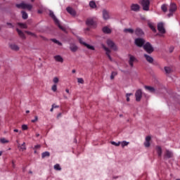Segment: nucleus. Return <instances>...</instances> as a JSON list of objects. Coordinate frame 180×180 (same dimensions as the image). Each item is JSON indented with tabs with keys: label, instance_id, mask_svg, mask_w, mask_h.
Masks as SVG:
<instances>
[{
	"label": "nucleus",
	"instance_id": "53",
	"mask_svg": "<svg viewBox=\"0 0 180 180\" xmlns=\"http://www.w3.org/2000/svg\"><path fill=\"white\" fill-rule=\"evenodd\" d=\"M65 92H67V94H70V89H65Z\"/></svg>",
	"mask_w": 180,
	"mask_h": 180
},
{
	"label": "nucleus",
	"instance_id": "20",
	"mask_svg": "<svg viewBox=\"0 0 180 180\" xmlns=\"http://www.w3.org/2000/svg\"><path fill=\"white\" fill-rule=\"evenodd\" d=\"M9 47L11 50H13L14 51H19V46L15 44H10Z\"/></svg>",
	"mask_w": 180,
	"mask_h": 180
},
{
	"label": "nucleus",
	"instance_id": "42",
	"mask_svg": "<svg viewBox=\"0 0 180 180\" xmlns=\"http://www.w3.org/2000/svg\"><path fill=\"white\" fill-rule=\"evenodd\" d=\"M117 75V72H112L111 75H110V79H115V77Z\"/></svg>",
	"mask_w": 180,
	"mask_h": 180
},
{
	"label": "nucleus",
	"instance_id": "7",
	"mask_svg": "<svg viewBox=\"0 0 180 180\" xmlns=\"http://www.w3.org/2000/svg\"><path fill=\"white\" fill-rule=\"evenodd\" d=\"M135 98L136 102H140V101H141V98H143V91H141V89H138L136 91Z\"/></svg>",
	"mask_w": 180,
	"mask_h": 180
},
{
	"label": "nucleus",
	"instance_id": "22",
	"mask_svg": "<svg viewBox=\"0 0 180 180\" xmlns=\"http://www.w3.org/2000/svg\"><path fill=\"white\" fill-rule=\"evenodd\" d=\"M49 16L52 18V19L54 20L55 23L58 22V19H57V17L54 15V13L52 11H49Z\"/></svg>",
	"mask_w": 180,
	"mask_h": 180
},
{
	"label": "nucleus",
	"instance_id": "45",
	"mask_svg": "<svg viewBox=\"0 0 180 180\" xmlns=\"http://www.w3.org/2000/svg\"><path fill=\"white\" fill-rule=\"evenodd\" d=\"M111 144L112 146H115V147H119V146H120V141H119L118 143H116L115 141H111Z\"/></svg>",
	"mask_w": 180,
	"mask_h": 180
},
{
	"label": "nucleus",
	"instance_id": "9",
	"mask_svg": "<svg viewBox=\"0 0 180 180\" xmlns=\"http://www.w3.org/2000/svg\"><path fill=\"white\" fill-rule=\"evenodd\" d=\"M103 49L106 51L105 54L108 57L110 61H113V59L112 58V56H110V49L109 48L106 47L104 44L101 45Z\"/></svg>",
	"mask_w": 180,
	"mask_h": 180
},
{
	"label": "nucleus",
	"instance_id": "34",
	"mask_svg": "<svg viewBox=\"0 0 180 180\" xmlns=\"http://www.w3.org/2000/svg\"><path fill=\"white\" fill-rule=\"evenodd\" d=\"M165 71L166 74H171L172 72V70L169 67H165Z\"/></svg>",
	"mask_w": 180,
	"mask_h": 180
},
{
	"label": "nucleus",
	"instance_id": "6",
	"mask_svg": "<svg viewBox=\"0 0 180 180\" xmlns=\"http://www.w3.org/2000/svg\"><path fill=\"white\" fill-rule=\"evenodd\" d=\"M106 43L108 47L111 48L112 50H114V51H117V46L113 41H112L111 39H108Z\"/></svg>",
	"mask_w": 180,
	"mask_h": 180
},
{
	"label": "nucleus",
	"instance_id": "13",
	"mask_svg": "<svg viewBox=\"0 0 180 180\" xmlns=\"http://www.w3.org/2000/svg\"><path fill=\"white\" fill-rule=\"evenodd\" d=\"M131 11H133L134 12H139V11H140V5L137 4H131Z\"/></svg>",
	"mask_w": 180,
	"mask_h": 180
},
{
	"label": "nucleus",
	"instance_id": "31",
	"mask_svg": "<svg viewBox=\"0 0 180 180\" xmlns=\"http://www.w3.org/2000/svg\"><path fill=\"white\" fill-rule=\"evenodd\" d=\"M46 157H50V152L46 151L41 153V158H46Z\"/></svg>",
	"mask_w": 180,
	"mask_h": 180
},
{
	"label": "nucleus",
	"instance_id": "28",
	"mask_svg": "<svg viewBox=\"0 0 180 180\" xmlns=\"http://www.w3.org/2000/svg\"><path fill=\"white\" fill-rule=\"evenodd\" d=\"M124 32V33H130L131 34H133L134 33V30L131 28H125Z\"/></svg>",
	"mask_w": 180,
	"mask_h": 180
},
{
	"label": "nucleus",
	"instance_id": "63",
	"mask_svg": "<svg viewBox=\"0 0 180 180\" xmlns=\"http://www.w3.org/2000/svg\"><path fill=\"white\" fill-rule=\"evenodd\" d=\"M30 174H33V172H32V171H30Z\"/></svg>",
	"mask_w": 180,
	"mask_h": 180
},
{
	"label": "nucleus",
	"instance_id": "40",
	"mask_svg": "<svg viewBox=\"0 0 180 180\" xmlns=\"http://www.w3.org/2000/svg\"><path fill=\"white\" fill-rule=\"evenodd\" d=\"M120 144L123 148L126 147V146H129V142L124 141L122 142H120Z\"/></svg>",
	"mask_w": 180,
	"mask_h": 180
},
{
	"label": "nucleus",
	"instance_id": "55",
	"mask_svg": "<svg viewBox=\"0 0 180 180\" xmlns=\"http://www.w3.org/2000/svg\"><path fill=\"white\" fill-rule=\"evenodd\" d=\"M57 117H58H58H61V112H60L59 114H58Z\"/></svg>",
	"mask_w": 180,
	"mask_h": 180
},
{
	"label": "nucleus",
	"instance_id": "3",
	"mask_svg": "<svg viewBox=\"0 0 180 180\" xmlns=\"http://www.w3.org/2000/svg\"><path fill=\"white\" fill-rule=\"evenodd\" d=\"M141 5L143 11H150V0H141Z\"/></svg>",
	"mask_w": 180,
	"mask_h": 180
},
{
	"label": "nucleus",
	"instance_id": "49",
	"mask_svg": "<svg viewBox=\"0 0 180 180\" xmlns=\"http://www.w3.org/2000/svg\"><path fill=\"white\" fill-rule=\"evenodd\" d=\"M77 82H78L79 84H84V79H82V78H78V79H77Z\"/></svg>",
	"mask_w": 180,
	"mask_h": 180
},
{
	"label": "nucleus",
	"instance_id": "37",
	"mask_svg": "<svg viewBox=\"0 0 180 180\" xmlns=\"http://www.w3.org/2000/svg\"><path fill=\"white\" fill-rule=\"evenodd\" d=\"M148 26L151 29V30H153V32H154L155 33V32H157L155 27H154V25L152 23H149Z\"/></svg>",
	"mask_w": 180,
	"mask_h": 180
},
{
	"label": "nucleus",
	"instance_id": "5",
	"mask_svg": "<svg viewBox=\"0 0 180 180\" xmlns=\"http://www.w3.org/2000/svg\"><path fill=\"white\" fill-rule=\"evenodd\" d=\"M136 46L138 47H143L144 43H146V40L143 38H136L134 41Z\"/></svg>",
	"mask_w": 180,
	"mask_h": 180
},
{
	"label": "nucleus",
	"instance_id": "15",
	"mask_svg": "<svg viewBox=\"0 0 180 180\" xmlns=\"http://www.w3.org/2000/svg\"><path fill=\"white\" fill-rule=\"evenodd\" d=\"M144 88L146 91H148V92H150V94H155V91H157L155 88L150 86H145Z\"/></svg>",
	"mask_w": 180,
	"mask_h": 180
},
{
	"label": "nucleus",
	"instance_id": "58",
	"mask_svg": "<svg viewBox=\"0 0 180 180\" xmlns=\"http://www.w3.org/2000/svg\"><path fill=\"white\" fill-rule=\"evenodd\" d=\"M72 72L73 74H75V70H72Z\"/></svg>",
	"mask_w": 180,
	"mask_h": 180
},
{
	"label": "nucleus",
	"instance_id": "19",
	"mask_svg": "<svg viewBox=\"0 0 180 180\" xmlns=\"http://www.w3.org/2000/svg\"><path fill=\"white\" fill-rule=\"evenodd\" d=\"M86 25L87 26H94L95 25V21L92 18H89L86 20Z\"/></svg>",
	"mask_w": 180,
	"mask_h": 180
},
{
	"label": "nucleus",
	"instance_id": "17",
	"mask_svg": "<svg viewBox=\"0 0 180 180\" xmlns=\"http://www.w3.org/2000/svg\"><path fill=\"white\" fill-rule=\"evenodd\" d=\"M53 58L57 63H64V58H63L60 55L55 56Z\"/></svg>",
	"mask_w": 180,
	"mask_h": 180
},
{
	"label": "nucleus",
	"instance_id": "26",
	"mask_svg": "<svg viewBox=\"0 0 180 180\" xmlns=\"http://www.w3.org/2000/svg\"><path fill=\"white\" fill-rule=\"evenodd\" d=\"M18 148H20V151H25L26 150V143L23 142L21 146L18 144Z\"/></svg>",
	"mask_w": 180,
	"mask_h": 180
},
{
	"label": "nucleus",
	"instance_id": "14",
	"mask_svg": "<svg viewBox=\"0 0 180 180\" xmlns=\"http://www.w3.org/2000/svg\"><path fill=\"white\" fill-rule=\"evenodd\" d=\"M66 11L72 16H75L77 15V11H75V10H74V8H72L71 7H67Z\"/></svg>",
	"mask_w": 180,
	"mask_h": 180
},
{
	"label": "nucleus",
	"instance_id": "10",
	"mask_svg": "<svg viewBox=\"0 0 180 180\" xmlns=\"http://www.w3.org/2000/svg\"><path fill=\"white\" fill-rule=\"evenodd\" d=\"M158 30L162 34H165V28L164 27V23L160 22V23L158 24Z\"/></svg>",
	"mask_w": 180,
	"mask_h": 180
},
{
	"label": "nucleus",
	"instance_id": "61",
	"mask_svg": "<svg viewBox=\"0 0 180 180\" xmlns=\"http://www.w3.org/2000/svg\"><path fill=\"white\" fill-rule=\"evenodd\" d=\"M2 155V151L0 150V157Z\"/></svg>",
	"mask_w": 180,
	"mask_h": 180
},
{
	"label": "nucleus",
	"instance_id": "46",
	"mask_svg": "<svg viewBox=\"0 0 180 180\" xmlns=\"http://www.w3.org/2000/svg\"><path fill=\"white\" fill-rule=\"evenodd\" d=\"M51 89L53 92H56L57 91V84H53L51 87Z\"/></svg>",
	"mask_w": 180,
	"mask_h": 180
},
{
	"label": "nucleus",
	"instance_id": "16",
	"mask_svg": "<svg viewBox=\"0 0 180 180\" xmlns=\"http://www.w3.org/2000/svg\"><path fill=\"white\" fill-rule=\"evenodd\" d=\"M150 141H151V136H147L146 137V141H145V142L143 143L145 147H146V148L150 147Z\"/></svg>",
	"mask_w": 180,
	"mask_h": 180
},
{
	"label": "nucleus",
	"instance_id": "38",
	"mask_svg": "<svg viewBox=\"0 0 180 180\" xmlns=\"http://www.w3.org/2000/svg\"><path fill=\"white\" fill-rule=\"evenodd\" d=\"M133 96L132 93H127L126 94L127 102H130V96Z\"/></svg>",
	"mask_w": 180,
	"mask_h": 180
},
{
	"label": "nucleus",
	"instance_id": "36",
	"mask_svg": "<svg viewBox=\"0 0 180 180\" xmlns=\"http://www.w3.org/2000/svg\"><path fill=\"white\" fill-rule=\"evenodd\" d=\"M51 41L53 43H56V44H58V46H63V44L61 42H60V41L56 39H52Z\"/></svg>",
	"mask_w": 180,
	"mask_h": 180
},
{
	"label": "nucleus",
	"instance_id": "1",
	"mask_svg": "<svg viewBox=\"0 0 180 180\" xmlns=\"http://www.w3.org/2000/svg\"><path fill=\"white\" fill-rule=\"evenodd\" d=\"M15 6L16 8H18V9H27V11H30L33 8V6L32 4H26L25 1L16 4Z\"/></svg>",
	"mask_w": 180,
	"mask_h": 180
},
{
	"label": "nucleus",
	"instance_id": "64",
	"mask_svg": "<svg viewBox=\"0 0 180 180\" xmlns=\"http://www.w3.org/2000/svg\"><path fill=\"white\" fill-rule=\"evenodd\" d=\"M86 30H89V28H86Z\"/></svg>",
	"mask_w": 180,
	"mask_h": 180
},
{
	"label": "nucleus",
	"instance_id": "8",
	"mask_svg": "<svg viewBox=\"0 0 180 180\" xmlns=\"http://www.w3.org/2000/svg\"><path fill=\"white\" fill-rule=\"evenodd\" d=\"M129 64L130 65V67L131 68H133L134 67V61H137V58H136V57H134V56L133 55H129Z\"/></svg>",
	"mask_w": 180,
	"mask_h": 180
},
{
	"label": "nucleus",
	"instance_id": "30",
	"mask_svg": "<svg viewBox=\"0 0 180 180\" xmlns=\"http://www.w3.org/2000/svg\"><path fill=\"white\" fill-rule=\"evenodd\" d=\"M55 23H56V25H57V26L59 27V29H60V30H63V32H65V30H66L65 27L61 26V24H60L59 20H58V22H56Z\"/></svg>",
	"mask_w": 180,
	"mask_h": 180
},
{
	"label": "nucleus",
	"instance_id": "27",
	"mask_svg": "<svg viewBox=\"0 0 180 180\" xmlns=\"http://www.w3.org/2000/svg\"><path fill=\"white\" fill-rule=\"evenodd\" d=\"M157 150V153L158 157H161L162 154V149L161 148V146H158L156 148Z\"/></svg>",
	"mask_w": 180,
	"mask_h": 180
},
{
	"label": "nucleus",
	"instance_id": "60",
	"mask_svg": "<svg viewBox=\"0 0 180 180\" xmlns=\"http://www.w3.org/2000/svg\"><path fill=\"white\" fill-rule=\"evenodd\" d=\"M26 113H30V110H26Z\"/></svg>",
	"mask_w": 180,
	"mask_h": 180
},
{
	"label": "nucleus",
	"instance_id": "25",
	"mask_svg": "<svg viewBox=\"0 0 180 180\" xmlns=\"http://www.w3.org/2000/svg\"><path fill=\"white\" fill-rule=\"evenodd\" d=\"M70 49L72 51V53H75V51L78 50V46L74 44H72L70 46Z\"/></svg>",
	"mask_w": 180,
	"mask_h": 180
},
{
	"label": "nucleus",
	"instance_id": "39",
	"mask_svg": "<svg viewBox=\"0 0 180 180\" xmlns=\"http://www.w3.org/2000/svg\"><path fill=\"white\" fill-rule=\"evenodd\" d=\"M53 168L56 171H61V167L58 164L55 165Z\"/></svg>",
	"mask_w": 180,
	"mask_h": 180
},
{
	"label": "nucleus",
	"instance_id": "29",
	"mask_svg": "<svg viewBox=\"0 0 180 180\" xmlns=\"http://www.w3.org/2000/svg\"><path fill=\"white\" fill-rule=\"evenodd\" d=\"M172 152L167 150L165 157H166V158H172Z\"/></svg>",
	"mask_w": 180,
	"mask_h": 180
},
{
	"label": "nucleus",
	"instance_id": "51",
	"mask_svg": "<svg viewBox=\"0 0 180 180\" xmlns=\"http://www.w3.org/2000/svg\"><path fill=\"white\" fill-rule=\"evenodd\" d=\"M22 130H27V129H28L27 125L22 124Z\"/></svg>",
	"mask_w": 180,
	"mask_h": 180
},
{
	"label": "nucleus",
	"instance_id": "56",
	"mask_svg": "<svg viewBox=\"0 0 180 180\" xmlns=\"http://www.w3.org/2000/svg\"><path fill=\"white\" fill-rule=\"evenodd\" d=\"M14 131H15V133H19V129H14Z\"/></svg>",
	"mask_w": 180,
	"mask_h": 180
},
{
	"label": "nucleus",
	"instance_id": "4",
	"mask_svg": "<svg viewBox=\"0 0 180 180\" xmlns=\"http://www.w3.org/2000/svg\"><path fill=\"white\" fill-rule=\"evenodd\" d=\"M176 11V4L172 3L169 6V13L167 14L168 18H171L174 15V12Z\"/></svg>",
	"mask_w": 180,
	"mask_h": 180
},
{
	"label": "nucleus",
	"instance_id": "48",
	"mask_svg": "<svg viewBox=\"0 0 180 180\" xmlns=\"http://www.w3.org/2000/svg\"><path fill=\"white\" fill-rule=\"evenodd\" d=\"M58 81L59 79H58V77H55L53 79V82H54V84H58Z\"/></svg>",
	"mask_w": 180,
	"mask_h": 180
},
{
	"label": "nucleus",
	"instance_id": "23",
	"mask_svg": "<svg viewBox=\"0 0 180 180\" xmlns=\"http://www.w3.org/2000/svg\"><path fill=\"white\" fill-rule=\"evenodd\" d=\"M103 18L105 20H108V19H109V13L108 12V11H103Z\"/></svg>",
	"mask_w": 180,
	"mask_h": 180
},
{
	"label": "nucleus",
	"instance_id": "35",
	"mask_svg": "<svg viewBox=\"0 0 180 180\" xmlns=\"http://www.w3.org/2000/svg\"><path fill=\"white\" fill-rule=\"evenodd\" d=\"M0 142L1 143V144H6V143H9V141L7 140V139H5V138H1V139H0Z\"/></svg>",
	"mask_w": 180,
	"mask_h": 180
},
{
	"label": "nucleus",
	"instance_id": "21",
	"mask_svg": "<svg viewBox=\"0 0 180 180\" xmlns=\"http://www.w3.org/2000/svg\"><path fill=\"white\" fill-rule=\"evenodd\" d=\"M16 31H17V32L18 33V35L20 36V37L21 38V39H22L23 40H25V39H26V36L25 35V33H23L22 32V30H19V29H16Z\"/></svg>",
	"mask_w": 180,
	"mask_h": 180
},
{
	"label": "nucleus",
	"instance_id": "18",
	"mask_svg": "<svg viewBox=\"0 0 180 180\" xmlns=\"http://www.w3.org/2000/svg\"><path fill=\"white\" fill-rule=\"evenodd\" d=\"M135 34L137 36H143L144 34V32L143 31V30H141V28H136L135 30Z\"/></svg>",
	"mask_w": 180,
	"mask_h": 180
},
{
	"label": "nucleus",
	"instance_id": "11",
	"mask_svg": "<svg viewBox=\"0 0 180 180\" xmlns=\"http://www.w3.org/2000/svg\"><path fill=\"white\" fill-rule=\"evenodd\" d=\"M79 43L81 44H83V46H85V47H86V49H88L89 50H95V47L94 46H91V45L86 44L82 39H79Z\"/></svg>",
	"mask_w": 180,
	"mask_h": 180
},
{
	"label": "nucleus",
	"instance_id": "62",
	"mask_svg": "<svg viewBox=\"0 0 180 180\" xmlns=\"http://www.w3.org/2000/svg\"><path fill=\"white\" fill-rule=\"evenodd\" d=\"M34 153V154H36L37 153V150H36V149H35Z\"/></svg>",
	"mask_w": 180,
	"mask_h": 180
},
{
	"label": "nucleus",
	"instance_id": "44",
	"mask_svg": "<svg viewBox=\"0 0 180 180\" xmlns=\"http://www.w3.org/2000/svg\"><path fill=\"white\" fill-rule=\"evenodd\" d=\"M18 25H20V27H22V29H27V25L26 24L19 22Z\"/></svg>",
	"mask_w": 180,
	"mask_h": 180
},
{
	"label": "nucleus",
	"instance_id": "57",
	"mask_svg": "<svg viewBox=\"0 0 180 180\" xmlns=\"http://www.w3.org/2000/svg\"><path fill=\"white\" fill-rule=\"evenodd\" d=\"M53 110H54V108L52 107L50 110V112H53Z\"/></svg>",
	"mask_w": 180,
	"mask_h": 180
},
{
	"label": "nucleus",
	"instance_id": "32",
	"mask_svg": "<svg viewBox=\"0 0 180 180\" xmlns=\"http://www.w3.org/2000/svg\"><path fill=\"white\" fill-rule=\"evenodd\" d=\"M89 6L92 9H95V8H96V3H95V1H91L89 2Z\"/></svg>",
	"mask_w": 180,
	"mask_h": 180
},
{
	"label": "nucleus",
	"instance_id": "50",
	"mask_svg": "<svg viewBox=\"0 0 180 180\" xmlns=\"http://www.w3.org/2000/svg\"><path fill=\"white\" fill-rule=\"evenodd\" d=\"M41 145H36L34 148L33 150H39V148H41Z\"/></svg>",
	"mask_w": 180,
	"mask_h": 180
},
{
	"label": "nucleus",
	"instance_id": "41",
	"mask_svg": "<svg viewBox=\"0 0 180 180\" xmlns=\"http://www.w3.org/2000/svg\"><path fill=\"white\" fill-rule=\"evenodd\" d=\"M161 9L164 12H167L168 11V8H167V5L166 4H162V6H161Z\"/></svg>",
	"mask_w": 180,
	"mask_h": 180
},
{
	"label": "nucleus",
	"instance_id": "33",
	"mask_svg": "<svg viewBox=\"0 0 180 180\" xmlns=\"http://www.w3.org/2000/svg\"><path fill=\"white\" fill-rule=\"evenodd\" d=\"M22 13V19H27V18H29V16L27 15V13H26L25 11H21Z\"/></svg>",
	"mask_w": 180,
	"mask_h": 180
},
{
	"label": "nucleus",
	"instance_id": "24",
	"mask_svg": "<svg viewBox=\"0 0 180 180\" xmlns=\"http://www.w3.org/2000/svg\"><path fill=\"white\" fill-rule=\"evenodd\" d=\"M103 33H105V34H110L112 33V30L108 27H103Z\"/></svg>",
	"mask_w": 180,
	"mask_h": 180
},
{
	"label": "nucleus",
	"instance_id": "47",
	"mask_svg": "<svg viewBox=\"0 0 180 180\" xmlns=\"http://www.w3.org/2000/svg\"><path fill=\"white\" fill-rule=\"evenodd\" d=\"M38 120H39V117H37V115H36L34 117V119L32 120L31 122H32V123H36V122H37Z\"/></svg>",
	"mask_w": 180,
	"mask_h": 180
},
{
	"label": "nucleus",
	"instance_id": "12",
	"mask_svg": "<svg viewBox=\"0 0 180 180\" xmlns=\"http://www.w3.org/2000/svg\"><path fill=\"white\" fill-rule=\"evenodd\" d=\"M143 57L146 58V61L149 63V64H153L154 63V58L151 57L150 55L148 54H143Z\"/></svg>",
	"mask_w": 180,
	"mask_h": 180
},
{
	"label": "nucleus",
	"instance_id": "59",
	"mask_svg": "<svg viewBox=\"0 0 180 180\" xmlns=\"http://www.w3.org/2000/svg\"><path fill=\"white\" fill-rule=\"evenodd\" d=\"M39 136H40V134H36V137H39Z\"/></svg>",
	"mask_w": 180,
	"mask_h": 180
},
{
	"label": "nucleus",
	"instance_id": "54",
	"mask_svg": "<svg viewBox=\"0 0 180 180\" xmlns=\"http://www.w3.org/2000/svg\"><path fill=\"white\" fill-rule=\"evenodd\" d=\"M7 25H8V26H11V27H13V26H12V23L7 22Z\"/></svg>",
	"mask_w": 180,
	"mask_h": 180
},
{
	"label": "nucleus",
	"instance_id": "52",
	"mask_svg": "<svg viewBox=\"0 0 180 180\" xmlns=\"http://www.w3.org/2000/svg\"><path fill=\"white\" fill-rule=\"evenodd\" d=\"M52 108H53V109H56V108H60V106H59V105H56V104H53V105H52Z\"/></svg>",
	"mask_w": 180,
	"mask_h": 180
},
{
	"label": "nucleus",
	"instance_id": "43",
	"mask_svg": "<svg viewBox=\"0 0 180 180\" xmlns=\"http://www.w3.org/2000/svg\"><path fill=\"white\" fill-rule=\"evenodd\" d=\"M25 33H27V34H29L30 36H32L33 37H37L36 34H34V33H33L32 32L25 31Z\"/></svg>",
	"mask_w": 180,
	"mask_h": 180
},
{
	"label": "nucleus",
	"instance_id": "2",
	"mask_svg": "<svg viewBox=\"0 0 180 180\" xmlns=\"http://www.w3.org/2000/svg\"><path fill=\"white\" fill-rule=\"evenodd\" d=\"M143 50H145V51L148 53V54H151V53L154 51V48L153 47V46H151V44H150V42H146L143 45Z\"/></svg>",
	"mask_w": 180,
	"mask_h": 180
}]
</instances>
